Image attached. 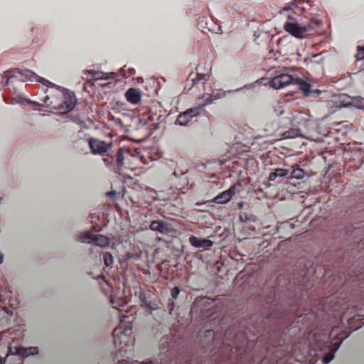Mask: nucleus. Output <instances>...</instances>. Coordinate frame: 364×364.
Listing matches in <instances>:
<instances>
[{"label": "nucleus", "instance_id": "f257e3e1", "mask_svg": "<svg viewBox=\"0 0 364 364\" xmlns=\"http://www.w3.org/2000/svg\"><path fill=\"white\" fill-rule=\"evenodd\" d=\"M301 4L309 6L304 0H294L290 6L285 7L286 10H292L294 14H299L301 17L296 19L291 16H288V21L284 24V28L290 35L301 39L307 36L308 33L313 31L315 26H321V21L314 13L308 12L307 7L300 6Z\"/></svg>", "mask_w": 364, "mask_h": 364}, {"label": "nucleus", "instance_id": "f03ea898", "mask_svg": "<svg viewBox=\"0 0 364 364\" xmlns=\"http://www.w3.org/2000/svg\"><path fill=\"white\" fill-rule=\"evenodd\" d=\"M289 85H296L304 95L309 97L321 93L319 90H312L311 86L306 81L299 77L287 74H280L272 78L270 86L275 90H279Z\"/></svg>", "mask_w": 364, "mask_h": 364}, {"label": "nucleus", "instance_id": "7ed1b4c3", "mask_svg": "<svg viewBox=\"0 0 364 364\" xmlns=\"http://www.w3.org/2000/svg\"><path fill=\"white\" fill-rule=\"evenodd\" d=\"M128 316L121 317V325L113 331V342L115 347L119 346V350H122V345L126 343L132 334V321L126 320Z\"/></svg>", "mask_w": 364, "mask_h": 364}, {"label": "nucleus", "instance_id": "20e7f679", "mask_svg": "<svg viewBox=\"0 0 364 364\" xmlns=\"http://www.w3.org/2000/svg\"><path fill=\"white\" fill-rule=\"evenodd\" d=\"M60 92H63V100L60 102H58L55 100H51L50 96H46V106L49 107L51 109H55L58 111L55 113V116H57V121L59 122H65L68 121V100H66L65 95L68 94L66 90H63Z\"/></svg>", "mask_w": 364, "mask_h": 364}, {"label": "nucleus", "instance_id": "39448f33", "mask_svg": "<svg viewBox=\"0 0 364 364\" xmlns=\"http://www.w3.org/2000/svg\"><path fill=\"white\" fill-rule=\"evenodd\" d=\"M18 75L23 76L24 75V78L23 80H28L29 81H38L39 82H41L42 84L49 86L52 85V82H49L48 80L41 77L38 76L34 73L31 72V70H26L25 73L22 74L19 72L18 70H14L12 71H5L3 74V77L6 78V82L4 83V85H9V80L14 77H18Z\"/></svg>", "mask_w": 364, "mask_h": 364}, {"label": "nucleus", "instance_id": "423d86ee", "mask_svg": "<svg viewBox=\"0 0 364 364\" xmlns=\"http://www.w3.org/2000/svg\"><path fill=\"white\" fill-rule=\"evenodd\" d=\"M79 240L82 242H88L101 248L107 247L110 244V240L108 237L103 235H93L90 232L81 235L79 236Z\"/></svg>", "mask_w": 364, "mask_h": 364}, {"label": "nucleus", "instance_id": "0eeeda50", "mask_svg": "<svg viewBox=\"0 0 364 364\" xmlns=\"http://www.w3.org/2000/svg\"><path fill=\"white\" fill-rule=\"evenodd\" d=\"M203 111V107H196L195 108H190L186 111L179 114L177 119H176V124L178 126H185L191 121L194 117L198 116Z\"/></svg>", "mask_w": 364, "mask_h": 364}, {"label": "nucleus", "instance_id": "6e6552de", "mask_svg": "<svg viewBox=\"0 0 364 364\" xmlns=\"http://www.w3.org/2000/svg\"><path fill=\"white\" fill-rule=\"evenodd\" d=\"M88 144H90V148L92 149V153L100 155H104L106 154L112 146V144H107L92 138L90 139Z\"/></svg>", "mask_w": 364, "mask_h": 364}, {"label": "nucleus", "instance_id": "1a4fd4ad", "mask_svg": "<svg viewBox=\"0 0 364 364\" xmlns=\"http://www.w3.org/2000/svg\"><path fill=\"white\" fill-rule=\"evenodd\" d=\"M235 192L236 184H234L230 186L229 189L220 193V194L218 195V196L215 197V198L213 199V202H214L216 204L227 203L232 199Z\"/></svg>", "mask_w": 364, "mask_h": 364}, {"label": "nucleus", "instance_id": "9d476101", "mask_svg": "<svg viewBox=\"0 0 364 364\" xmlns=\"http://www.w3.org/2000/svg\"><path fill=\"white\" fill-rule=\"evenodd\" d=\"M208 75L204 73H191L189 74L188 77H187V80H186V87L191 89L192 87L196 85L199 82H204L207 81L208 80Z\"/></svg>", "mask_w": 364, "mask_h": 364}, {"label": "nucleus", "instance_id": "9b49d317", "mask_svg": "<svg viewBox=\"0 0 364 364\" xmlns=\"http://www.w3.org/2000/svg\"><path fill=\"white\" fill-rule=\"evenodd\" d=\"M226 348L230 350L229 360H233L234 364H242V356L240 353V348L236 343H233V345H229L226 346Z\"/></svg>", "mask_w": 364, "mask_h": 364}, {"label": "nucleus", "instance_id": "f8f14e48", "mask_svg": "<svg viewBox=\"0 0 364 364\" xmlns=\"http://www.w3.org/2000/svg\"><path fill=\"white\" fill-rule=\"evenodd\" d=\"M150 230L162 234L170 232V226L164 220H152L150 224Z\"/></svg>", "mask_w": 364, "mask_h": 364}, {"label": "nucleus", "instance_id": "ddd939ff", "mask_svg": "<svg viewBox=\"0 0 364 364\" xmlns=\"http://www.w3.org/2000/svg\"><path fill=\"white\" fill-rule=\"evenodd\" d=\"M189 243L196 248H209L213 246V241L208 239H200L194 235L189 237Z\"/></svg>", "mask_w": 364, "mask_h": 364}, {"label": "nucleus", "instance_id": "4468645a", "mask_svg": "<svg viewBox=\"0 0 364 364\" xmlns=\"http://www.w3.org/2000/svg\"><path fill=\"white\" fill-rule=\"evenodd\" d=\"M127 102L132 105H136L141 101V93L136 88H130L125 92Z\"/></svg>", "mask_w": 364, "mask_h": 364}, {"label": "nucleus", "instance_id": "2eb2a0df", "mask_svg": "<svg viewBox=\"0 0 364 364\" xmlns=\"http://www.w3.org/2000/svg\"><path fill=\"white\" fill-rule=\"evenodd\" d=\"M38 353V348L36 346H31L24 348L19 346L16 348V355L21 357H28L30 355H37Z\"/></svg>", "mask_w": 364, "mask_h": 364}, {"label": "nucleus", "instance_id": "dca6fc26", "mask_svg": "<svg viewBox=\"0 0 364 364\" xmlns=\"http://www.w3.org/2000/svg\"><path fill=\"white\" fill-rule=\"evenodd\" d=\"M259 332H261V327L259 326L251 325V326H247V328L243 331L245 339L247 340V341H252L251 338L259 335Z\"/></svg>", "mask_w": 364, "mask_h": 364}, {"label": "nucleus", "instance_id": "f3484780", "mask_svg": "<svg viewBox=\"0 0 364 364\" xmlns=\"http://www.w3.org/2000/svg\"><path fill=\"white\" fill-rule=\"evenodd\" d=\"M288 169H284L280 168H276L273 172L269 174L268 181H274L277 178H284L288 176Z\"/></svg>", "mask_w": 364, "mask_h": 364}, {"label": "nucleus", "instance_id": "a211bd4d", "mask_svg": "<svg viewBox=\"0 0 364 364\" xmlns=\"http://www.w3.org/2000/svg\"><path fill=\"white\" fill-rule=\"evenodd\" d=\"M87 73H88V75H90V77H92V79L94 80H107L110 78L108 74L102 71H95L93 70H88V71H87Z\"/></svg>", "mask_w": 364, "mask_h": 364}, {"label": "nucleus", "instance_id": "6ab92c4d", "mask_svg": "<svg viewBox=\"0 0 364 364\" xmlns=\"http://www.w3.org/2000/svg\"><path fill=\"white\" fill-rule=\"evenodd\" d=\"M109 301H111L113 308L119 310V311H121L122 309L124 308V306H126V304H127V302H126V300H124L122 297L111 296V299H109Z\"/></svg>", "mask_w": 364, "mask_h": 364}, {"label": "nucleus", "instance_id": "aec40b11", "mask_svg": "<svg viewBox=\"0 0 364 364\" xmlns=\"http://www.w3.org/2000/svg\"><path fill=\"white\" fill-rule=\"evenodd\" d=\"M304 171L301 168L296 167L290 172V177L291 178H295L297 180H301L304 178Z\"/></svg>", "mask_w": 364, "mask_h": 364}, {"label": "nucleus", "instance_id": "412c9836", "mask_svg": "<svg viewBox=\"0 0 364 364\" xmlns=\"http://www.w3.org/2000/svg\"><path fill=\"white\" fill-rule=\"evenodd\" d=\"M102 262H104L106 267H112L114 263V258L112 254L110 252H104V254H102Z\"/></svg>", "mask_w": 364, "mask_h": 364}, {"label": "nucleus", "instance_id": "4be33fe9", "mask_svg": "<svg viewBox=\"0 0 364 364\" xmlns=\"http://www.w3.org/2000/svg\"><path fill=\"white\" fill-rule=\"evenodd\" d=\"M126 151V149L124 148H119L117 153H116V158L114 160L116 161V165L122 166L124 162V153Z\"/></svg>", "mask_w": 364, "mask_h": 364}, {"label": "nucleus", "instance_id": "5701e85b", "mask_svg": "<svg viewBox=\"0 0 364 364\" xmlns=\"http://www.w3.org/2000/svg\"><path fill=\"white\" fill-rule=\"evenodd\" d=\"M104 158H102V161L105 164L107 167H112L114 164H116V161L114 159V156L108 154H104Z\"/></svg>", "mask_w": 364, "mask_h": 364}, {"label": "nucleus", "instance_id": "b1692460", "mask_svg": "<svg viewBox=\"0 0 364 364\" xmlns=\"http://www.w3.org/2000/svg\"><path fill=\"white\" fill-rule=\"evenodd\" d=\"M142 306L148 309L150 311H156L157 309V305L154 302L151 301H145V303H141Z\"/></svg>", "mask_w": 364, "mask_h": 364}, {"label": "nucleus", "instance_id": "393cba45", "mask_svg": "<svg viewBox=\"0 0 364 364\" xmlns=\"http://www.w3.org/2000/svg\"><path fill=\"white\" fill-rule=\"evenodd\" d=\"M334 353L335 351H330L328 354L324 355L322 360L323 364H328L333 360Z\"/></svg>", "mask_w": 364, "mask_h": 364}, {"label": "nucleus", "instance_id": "a878e982", "mask_svg": "<svg viewBox=\"0 0 364 364\" xmlns=\"http://www.w3.org/2000/svg\"><path fill=\"white\" fill-rule=\"evenodd\" d=\"M135 294H136L137 297H139L141 303L147 302V300H146L145 293L143 291V290L140 289V291L135 293Z\"/></svg>", "mask_w": 364, "mask_h": 364}, {"label": "nucleus", "instance_id": "bb28decb", "mask_svg": "<svg viewBox=\"0 0 364 364\" xmlns=\"http://www.w3.org/2000/svg\"><path fill=\"white\" fill-rule=\"evenodd\" d=\"M357 60H364V47L363 48H359V49H358Z\"/></svg>", "mask_w": 364, "mask_h": 364}, {"label": "nucleus", "instance_id": "cd10ccee", "mask_svg": "<svg viewBox=\"0 0 364 364\" xmlns=\"http://www.w3.org/2000/svg\"><path fill=\"white\" fill-rule=\"evenodd\" d=\"M213 100H215V97H213V96H210V97H207L206 99H205L204 104H203L198 107H205V105H210Z\"/></svg>", "mask_w": 364, "mask_h": 364}, {"label": "nucleus", "instance_id": "c85d7f7f", "mask_svg": "<svg viewBox=\"0 0 364 364\" xmlns=\"http://www.w3.org/2000/svg\"><path fill=\"white\" fill-rule=\"evenodd\" d=\"M180 294V289L175 287V288L171 290V297L172 299H176L178 298V295Z\"/></svg>", "mask_w": 364, "mask_h": 364}, {"label": "nucleus", "instance_id": "c756f323", "mask_svg": "<svg viewBox=\"0 0 364 364\" xmlns=\"http://www.w3.org/2000/svg\"><path fill=\"white\" fill-rule=\"evenodd\" d=\"M74 97V93L70 92V93H69V104H70V109H69V110H72V109H73V102H72V99Z\"/></svg>", "mask_w": 364, "mask_h": 364}, {"label": "nucleus", "instance_id": "7c9ffc66", "mask_svg": "<svg viewBox=\"0 0 364 364\" xmlns=\"http://www.w3.org/2000/svg\"><path fill=\"white\" fill-rule=\"evenodd\" d=\"M340 346H341V341L334 343V344H333V348H332V350H331V351L336 352L338 349V347Z\"/></svg>", "mask_w": 364, "mask_h": 364}, {"label": "nucleus", "instance_id": "2f4dec72", "mask_svg": "<svg viewBox=\"0 0 364 364\" xmlns=\"http://www.w3.org/2000/svg\"><path fill=\"white\" fill-rule=\"evenodd\" d=\"M186 171H181L178 172L177 171H173V175H175L176 177L179 178L180 176H183L184 173H186Z\"/></svg>", "mask_w": 364, "mask_h": 364}, {"label": "nucleus", "instance_id": "473e14b6", "mask_svg": "<svg viewBox=\"0 0 364 364\" xmlns=\"http://www.w3.org/2000/svg\"><path fill=\"white\" fill-rule=\"evenodd\" d=\"M135 74V70L134 68H129V75L131 76Z\"/></svg>", "mask_w": 364, "mask_h": 364}, {"label": "nucleus", "instance_id": "72a5a7b5", "mask_svg": "<svg viewBox=\"0 0 364 364\" xmlns=\"http://www.w3.org/2000/svg\"><path fill=\"white\" fill-rule=\"evenodd\" d=\"M213 335V331L212 330H208L206 332H205V336H210Z\"/></svg>", "mask_w": 364, "mask_h": 364}, {"label": "nucleus", "instance_id": "f704fd0d", "mask_svg": "<svg viewBox=\"0 0 364 364\" xmlns=\"http://www.w3.org/2000/svg\"><path fill=\"white\" fill-rule=\"evenodd\" d=\"M169 306H170V311H171L173 309V307L174 306V302L172 301L171 303H170Z\"/></svg>", "mask_w": 364, "mask_h": 364}, {"label": "nucleus", "instance_id": "c9c22d12", "mask_svg": "<svg viewBox=\"0 0 364 364\" xmlns=\"http://www.w3.org/2000/svg\"><path fill=\"white\" fill-rule=\"evenodd\" d=\"M353 321H354V317L349 319V324L351 325Z\"/></svg>", "mask_w": 364, "mask_h": 364}, {"label": "nucleus", "instance_id": "e433bc0d", "mask_svg": "<svg viewBox=\"0 0 364 364\" xmlns=\"http://www.w3.org/2000/svg\"><path fill=\"white\" fill-rule=\"evenodd\" d=\"M4 261V257L1 255H0V263H1Z\"/></svg>", "mask_w": 364, "mask_h": 364}, {"label": "nucleus", "instance_id": "4c0bfd02", "mask_svg": "<svg viewBox=\"0 0 364 364\" xmlns=\"http://www.w3.org/2000/svg\"><path fill=\"white\" fill-rule=\"evenodd\" d=\"M360 322L359 323H358V325L356 326H355V328L357 329L358 328H360Z\"/></svg>", "mask_w": 364, "mask_h": 364}, {"label": "nucleus", "instance_id": "58836bf2", "mask_svg": "<svg viewBox=\"0 0 364 364\" xmlns=\"http://www.w3.org/2000/svg\"><path fill=\"white\" fill-rule=\"evenodd\" d=\"M119 364H127L126 363V361L123 360V361H119Z\"/></svg>", "mask_w": 364, "mask_h": 364}, {"label": "nucleus", "instance_id": "ea45409f", "mask_svg": "<svg viewBox=\"0 0 364 364\" xmlns=\"http://www.w3.org/2000/svg\"><path fill=\"white\" fill-rule=\"evenodd\" d=\"M145 364H154L152 361H148Z\"/></svg>", "mask_w": 364, "mask_h": 364}, {"label": "nucleus", "instance_id": "a19ab883", "mask_svg": "<svg viewBox=\"0 0 364 364\" xmlns=\"http://www.w3.org/2000/svg\"><path fill=\"white\" fill-rule=\"evenodd\" d=\"M259 364H265V360L263 359L262 360H261V363Z\"/></svg>", "mask_w": 364, "mask_h": 364}, {"label": "nucleus", "instance_id": "79ce46f5", "mask_svg": "<svg viewBox=\"0 0 364 364\" xmlns=\"http://www.w3.org/2000/svg\"><path fill=\"white\" fill-rule=\"evenodd\" d=\"M0 364H4V361L2 360L1 357H0Z\"/></svg>", "mask_w": 364, "mask_h": 364}, {"label": "nucleus", "instance_id": "37998d69", "mask_svg": "<svg viewBox=\"0 0 364 364\" xmlns=\"http://www.w3.org/2000/svg\"><path fill=\"white\" fill-rule=\"evenodd\" d=\"M237 338H238V336H237H237H235V340H237Z\"/></svg>", "mask_w": 364, "mask_h": 364}, {"label": "nucleus", "instance_id": "c03bdc74", "mask_svg": "<svg viewBox=\"0 0 364 364\" xmlns=\"http://www.w3.org/2000/svg\"><path fill=\"white\" fill-rule=\"evenodd\" d=\"M109 75H111L112 76H114V73H112L111 74H109Z\"/></svg>", "mask_w": 364, "mask_h": 364}]
</instances>
